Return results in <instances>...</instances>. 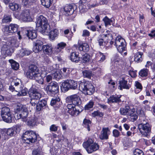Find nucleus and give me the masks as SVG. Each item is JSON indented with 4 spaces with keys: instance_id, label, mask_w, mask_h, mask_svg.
I'll return each mask as SVG.
<instances>
[{
    "instance_id": "obj_5",
    "label": "nucleus",
    "mask_w": 155,
    "mask_h": 155,
    "mask_svg": "<svg viewBox=\"0 0 155 155\" xmlns=\"http://www.w3.org/2000/svg\"><path fill=\"white\" fill-rule=\"evenodd\" d=\"M79 89L85 94L91 95L94 92L95 89L93 86L88 82L80 83Z\"/></svg>"
},
{
    "instance_id": "obj_47",
    "label": "nucleus",
    "mask_w": 155,
    "mask_h": 155,
    "mask_svg": "<svg viewBox=\"0 0 155 155\" xmlns=\"http://www.w3.org/2000/svg\"><path fill=\"white\" fill-rule=\"evenodd\" d=\"M91 121L89 120L85 119L83 121V124L84 126L85 127H87L88 131L90 130V125L91 124Z\"/></svg>"
},
{
    "instance_id": "obj_23",
    "label": "nucleus",
    "mask_w": 155,
    "mask_h": 155,
    "mask_svg": "<svg viewBox=\"0 0 155 155\" xmlns=\"http://www.w3.org/2000/svg\"><path fill=\"white\" fill-rule=\"evenodd\" d=\"M1 114L2 116H11L10 109L7 107H4L2 108Z\"/></svg>"
},
{
    "instance_id": "obj_45",
    "label": "nucleus",
    "mask_w": 155,
    "mask_h": 155,
    "mask_svg": "<svg viewBox=\"0 0 155 155\" xmlns=\"http://www.w3.org/2000/svg\"><path fill=\"white\" fill-rule=\"evenodd\" d=\"M42 5L46 8H49L51 4V0H41Z\"/></svg>"
},
{
    "instance_id": "obj_62",
    "label": "nucleus",
    "mask_w": 155,
    "mask_h": 155,
    "mask_svg": "<svg viewBox=\"0 0 155 155\" xmlns=\"http://www.w3.org/2000/svg\"><path fill=\"white\" fill-rule=\"evenodd\" d=\"M50 129L51 131H56L58 130V127L55 125L53 124L50 127Z\"/></svg>"
},
{
    "instance_id": "obj_24",
    "label": "nucleus",
    "mask_w": 155,
    "mask_h": 155,
    "mask_svg": "<svg viewBox=\"0 0 155 155\" xmlns=\"http://www.w3.org/2000/svg\"><path fill=\"white\" fill-rule=\"evenodd\" d=\"M27 36L29 38L33 39L37 37V33L35 30L30 29L27 30Z\"/></svg>"
},
{
    "instance_id": "obj_32",
    "label": "nucleus",
    "mask_w": 155,
    "mask_h": 155,
    "mask_svg": "<svg viewBox=\"0 0 155 155\" xmlns=\"http://www.w3.org/2000/svg\"><path fill=\"white\" fill-rule=\"evenodd\" d=\"M143 54V53L140 52H138L136 53L134 55V61L137 62H141L142 60Z\"/></svg>"
},
{
    "instance_id": "obj_25",
    "label": "nucleus",
    "mask_w": 155,
    "mask_h": 155,
    "mask_svg": "<svg viewBox=\"0 0 155 155\" xmlns=\"http://www.w3.org/2000/svg\"><path fill=\"white\" fill-rule=\"evenodd\" d=\"M106 59V56L104 54L99 52L97 54L96 61L97 63L103 62Z\"/></svg>"
},
{
    "instance_id": "obj_29",
    "label": "nucleus",
    "mask_w": 155,
    "mask_h": 155,
    "mask_svg": "<svg viewBox=\"0 0 155 155\" xmlns=\"http://www.w3.org/2000/svg\"><path fill=\"white\" fill-rule=\"evenodd\" d=\"M11 16L9 15L5 14L2 20V23L3 24L10 22L12 21Z\"/></svg>"
},
{
    "instance_id": "obj_40",
    "label": "nucleus",
    "mask_w": 155,
    "mask_h": 155,
    "mask_svg": "<svg viewBox=\"0 0 155 155\" xmlns=\"http://www.w3.org/2000/svg\"><path fill=\"white\" fill-rule=\"evenodd\" d=\"M149 69L147 68H143L139 72V75L141 77H146L148 75Z\"/></svg>"
},
{
    "instance_id": "obj_36",
    "label": "nucleus",
    "mask_w": 155,
    "mask_h": 155,
    "mask_svg": "<svg viewBox=\"0 0 155 155\" xmlns=\"http://www.w3.org/2000/svg\"><path fill=\"white\" fill-rule=\"evenodd\" d=\"M9 61L11 64L12 68L15 70H17L19 68V64L13 60H9Z\"/></svg>"
},
{
    "instance_id": "obj_9",
    "label": "nucleus",
    "mask_w": 155,
    "mask_h": 155,
    "mask_svg": "<svg viewBox=\"0 0 155 155\" xmlns=\"http://www.w3.org/2000/svg\"><path fill=\"white\" fill-rule=\"evenodd\" d=\"M115 45L118 52L122 53L126 49V42L120 36H118L116 38Z\"/></svg>"
},
{
    "instance_id": "obj_56",
    "label": "nucleus",
    "mask_w": 155,
    "mask_h": 155,
    "mask_svg": "<svg viewBox=\"0 0 155 155\" xmlns=\"http://www.w3.org/2000/svg\"><path fill=\"white\" fill-rule=\"evenodd\" d=\"M7 47V46L6 45H4L3 47L2 48V51H3L4 52H5V53L6 54H8L9 51V47H8L7 48H6Z\"/></svg>"
},
{
    "instance_id": "obj_12",
    "label": "nucleus",
    "mask_w": 155,
    "mask_h": 155,
    "mask_svg": "<svg viewBox=\"0 0 155 155\" xmlns=\"http://www.w3.org/2000/svg\"><path fill=\"white\" fill-rule=\"evenodd\" d=\"M37 118L36 117H20L17 118V120L21 119L23 122L27 121L28 125L30 126H33L37 122Z\"/></svg>"
},
{
    "instance_id": "obj_13",
    "label": "nucleus",
    "mask_w": 155,
    "mask_h": 155,
    "mask_svg": "<svg viewBox=\"0 0 155 155\" xmlns=\"http://www.w3.org/2000/svg\"><path fill=\"white\" fill-rule=\"evenodd\" d=\"M20 18L23 21L30 22L32 20L30 12L28 9L23 10L20 15Z\"/></svg>"
},
{
    "instance_id": "obj_30",
    "label": "nucleus",
    "mask_w": 155,
    "mask_h": 155,
    "mask_svg": "<svg viewBox=\"0 0 155 155\" xmlns=\"http://www.w3.org/2000/svg\"><path fill=\"white\" fill-rule=\"evenodd\" d=\"M16 92V94H14V96L17 95L18 96H24L27 94L28 89L27 88L25 87L20 91Z\"/></svg>"
},
{
    "instance_id": "obj_44",
    "label": "nucleus",
    "mask_w": 155,
    "mask_h": 155,
    "mask_svg": "<svg viewBox=\"0 0 155 155\" xmlns=\"http://www.w3.org/2000/svg\"><path fill=\"white\" fill-rule=\"evenodd\" d=\"M61 71H58L54 73L53 75L54 78L57 80L61 79L62 77Z\"/></svg>"
},
{
    "instance_id": "obj_54",
    "label": "nucleus",
    "mask_w": 155,
    "mask_h": 155,
    "mask_svg": "<svg viewBox=\"0 0 155 155\" xmlns=\"http://www.w3.org/2000/svg\"><path fill=\"white\" fill-rule=\"evenodd\" d=\"M134 155H144V153L141 150L138 149H135L134 152Z\"/></svg>"
},
{
    "instance_id": "obj_20",
    "label": "nucleus",
    "mask_w": 155,
    "mask_h": 155,
    "mask_svg": "<svg viewBox=\"0 0 155 155\" xmlns=\"http://www.w3.org/2000/svg\"><path fill=\"white\" fill-rule=\"evenodd\" d=\"M119 88L120 90H122L123 88L129 89L130 87L129 84H127V81L125 80L124 78L119 82Z\"/></svg>"
},
{
    "instance_id": "obj_34",
    "label": "nucleus",
    "mask_w": 155,
    "mask_h": 155,
    "mask_svg": "<svg viewBox=\"0 0 155 155\" xmlns=\"http://www.w3.org/2000/svg\"><path fill=\"white\" fill-rule=\"evenodd\" d=\"M69 84L70 89H76L78 87V84L77 81L73 80H69Z\"/></svg>"
},
{
    "instance_id": "obj_3",
    "label": "nucleus",
    "mask_w": 155,
    "mask_h": 155,
    "mask_svg": "<svg viewBox=\"0 0 155 155\" xmlns=\"http://www.w3.org/2000/svg\"><path fill=\"white\" fill-rule=\"evenodd\" d=\"M27 77L31 79H35L39 84H43L44 80L39 72L38 68L34 65H31L26 73Z\"/></svg>"
},
{
    "instance_id": "obj_10",
    "label": "nucleus",
    "mask_w": 155,
    "mask_h": 155,
    "mask_svg": "<svg viewBox=\"0 0 155 155\" xmlns=\"http://www.w3.org/2000/svg\"><path fill=\"white\" fill-rule=\"evenodd\" d=\"M138 129L141 134L145 137H147L150 134L151 132L150 125L148 123H142L138 124Z\"/></svg>"
},
{
    "instance_id": "obj_35",
    "label": "nucleus",
    "mask_w": 155,
    "mask_h": 155,
    "mask_svg": "<svg viewBox=\"0 0 155 155\" xmlns=\"http://www.w3.org/2000/svg\"><path fill=\"white\" fill-rule=\"evenodd\" d=\"M66 45L65 43L61 42L58 44L56 48V51L57 52H59L62 49H63Z\"/></svg>"
},
{
    "instance_id": "obj_51",
    "label": "nucleus",
    "mask_w": 155,
    "mask_h": 155,
    "mask_svg": "<svg viewBox=\"0 0 155 155\" xmlns=\"http://www.w3.org/2000/svg\"><path fill=\"white\" fill-rule=\"evenodd\" d=\"M94 104V102L92 101H90L84 107L85 110H88L92 108Z\"/></svg>"
},
{
    "instance_id": "obj_2",
    "label": "nucleus",
    "mask_w": 155,
    "mask_h": 155,
    "mask_svg": "<svg viewBox=\"0 0 155 155\" xmlns=\"http://www.w3.org/2000/svg\"><path fill=\"white\" fill-rule=\"evenodd\" d=\"M37 30L44 35H48L50 30V26L46 18L40 15L37 18L36 23Z\"/></svg>"
},
{
    "instance_id": "obj_58",
    "label": "nucleus",
    "mask_w": 155,
    "mask_h": 155,
    "mask_svg": "<svg viewBox=\"0 0 155 155\" xmlns=\"http://www.w3.org/2000/svg\"><path fill=\"white\" fill-rule=\"evenodd\" d=\"M44 62L45 63H46L47 64H49L51 63V61L48 57L45 55L44 56Z\"/></svg>"
},
{
    "instance_id": "obj_59",
    "label": "nucleus",
    "mask_w": 155,
    "mask_h": 155,
    "mask_svg": "<svg viewBox=\"0 0 155 155\" xmlns=\"http://www.w3.org/2000/svg\"><path fill=\"white\" fill-rule=\"evenodd\" d=\"M22 4L26 5L31 2H33L34 0H22Z\"/></svg>"
},
{
    "instance_id": "obj_1",
    "label": "nucleus",
    "mask_w": 155,
    "mask_h": 155,
    "mask_svg": "<svg viewBox=\"0 0 155 155\" xmlns=\"http://www.w3.org/2000/svg\"><path fill=\"white\" fill-rule=\"evenodd\" d=\"M66 100L68 103L67 105L68 112L72 116L78 115L80 112L76 109L75 106H79L81 103L79 95L77 94H74L68 96L66 98Z\"/></svg>"
},
{
    "instance_id": "obj_11",
    "label": "nucleus",
    "mask_w": 155,
    "mask_h": 155,
    "mask_svg": "<svg viewBox=\"0 0 155 155\" xmlns=\"http://www.w3.org/2000/svg\"><path fill=\"white\" fill-rule=\"evenodd\" d=\"M28 94L29 97L32 99L38 101L41 97V94L36 89L32 87L29 89Z\"/></svg>"
},
{
    "instance_id": "obj_50",
    "label": "nucleus",
    "mask_w": 155,
    "mask_h": 155,
    "mask_svg": "<svg viewBox=\"0 0 155 155\" xmlns=\"http://www.w3.org/2000/svg\"><path fill=\"white\" fill-rule=\"evenodd\" d=\"M3 31L5 34L6 35H10L11 34H12L9 26L5 27L3 29Z\"/></svg>"
},
{
    "instance_id": "obj_26",
    "label": "nucleus",
    "mask_w": 155,
    "mask_h": 155,
    "mask_svg": "<svg viewBox=\"0 0 155 155\" xmlns=\"http://www.w3.org/2000/svg\"><path fill=\"white\" fill-rule=\"evenodd\" d=\"M10 9L13 11H19L20 10L21 8L19 5L15 3H10L9 4Z\"/></svg>"
},
{
    "instance_id": "obj_18",
    "label": "nucleus",
    "mask_w": 155,
    "mask_h": 155,
    "mask_svg": "<svg viewBox=\"0 0 155 155\" xmlns=\"http://www.w3.org/2000/svg\"><path fill=\"white\" fill-rule=\"evenodd\" d=\"M43 49L44 53L48 55L52 54L53 51V47L51 45L47 44L43 46Z\"/></svg>"
},
{
    "instance_id": "obj_21",
    "label": "nucleus",
    "mask_w": 155,
    "mask_h": 155,
    "mask_svg": "<svg viewBox=\"0 0 155 155\" xmlns=\"http://www.w3.org/2000/svg\"><path fill=\"white\" fill-rule=\"evenodd\" d=\"M69 83V80H67L62 83L61 88L62 91H67L70 89Z\"/></svg>"
},
{
    "instance_id": "obj_39",
    "label": "nucleus",
    "mask_w": 155,
    "mask_h": 155,
    "mask_svg": "<svg viewBox=\"0 0 155 155\" xmlns=\"http://www.w3.org/2000/svg\"><path fill=\"white\" fill-rule=\"evenodd\" d=\"M83 76L85 78H90L92 75V71L89 70H85L82 72Z\"/></svg>"
},
{
    "instance_id": "obj_4",
    "label": "nucleus",
    "mask_w": 155,
    "mask_h": 155,
    "mask_svg": "<svg viewBox=\"0 0 155 155\" xmlns=\"http://www.w3.org/2000/svg\"><path fill=\"white\" fill-rule=\"evenodd\" d=\"M112 38V35L111 34H103L98 37L97 41L100 46L111 47L114 43V42L111 41Z\"/></svg>"
},
{
    "instance_id": "obj_31",
    "label": "nucleus",
    "mask_w": 155,
    "mask_h": 155,
    "mask_svg": "<svg viewBox=\"0 0 155 155\" xmlns=\"http://www.w3.org/2000/svg\"><path fill=\"white\" fill-rule=\"evenodd\" d=\"M134 86L136 87L135 92L136 94L138 93L142 89L143 87L141 84L138 81H135Z\"/></svg>"
},
{
    "instance_id": "obj_63",
    "label": "nucleus",
    "mask_w": 155,
    "mask_h": 155,
    "mask_svg": "<svg viewBox=\"0 0 155 155\" xmlns=\"http://www.w3.org/2000/svg\"><path fill=\"white\" fill-rule=\"evenodd\" d=\"M113 135L115 137H118L120 135V132L117 130H114L113 131Z\"/></svg>"
},
{
    "instance_id": "obj_48",
    "label": "nucleus",
    "mask_w": 155,
    "mask_h": 155,
    "mask_svg": "<svg viewBox=\"0 0 155 155\" xmlns=\"http://www.w3.org/2000/svg\"><path fill=\"white\" fill-rule=\"evenodd\" d=\"M87 0H80L79 2V6L80 9L83 10L85 8V6L84 5L86 3Z\"/></svg>"
},
{
    "instance_id": "obj_6",
    "label": "nucleus",
    "mask_w": 155,
    "mask_h": 155,
    "mask_svg": "<svg viewBox=\"0 0 155 155\" xmlns=\"http://www.w3.org/2000/svg\"><path fill=\"white\" fill-rule=\"evenodd\" d=\"M83 145L88 153H90L97 150L99 146L96 143H94V141L91 139H89L84 142Z\"/></svg>"
},
{
    "instance_id": "obj_49",
    "label": "nucleus",
    "mask_w": 155,
    "mask_h": 155,
    "mask_svg": "<svg viewBox=\"0 0 155 155\" xmlns=\"http://www.w3.org/2000/svg\"><path fill=\"white\" fill-rule=\"evenodd\" d=\"M82 61L83 63H86L89 61L90 59V56L87 54H85L82 57Z\"/></svg>"
},
{
    "instance_id": "obj_57",
    "label": "nucleus",
    "mask_w": 155,
    "mask_h": 155,
    "mask_svg": "<svg viewBox=\"0 0 155 155\" xmlns=\"http://www.w3.org/2000/svg\"><path fill=\"white\" fill-rule=\"evenodd\" d=\"M13 129H14V131H15V133L17 132H19L21 129V126L19 125H16L15 127H12Z\"/></svg>"
},
{
    "instance_id": "obj_37",
    "label": "nucleus",
    "mask_w": 155,
    "mask_h": 155,
    "mask_svg": "<svg viewBox=\"0 0 155 155\" xmlns=\"http://www.w3.org/2000/svg\"><path fill=\"white\" fill-rule=\"evenodd\" d=\"M24 113L25 112L22 111V106H20L19 107L16 108L15 115L16 116H22Z\"/></svg>"
},
{
    "instance_id": "obj_19",
    "label": "nucleus",
    "mask_w": 155,
    "mask_h": 155,
    "mask_svg": "<svg viewBox=\"0 0 155 155\" xmlns=\"http://www.w3.org/2000/svg\"><path fill=\"white\" fill-rule=\"evenodd\" d=\"M59 31L58 29L55 28L52 29L49 32V34L47 35H49V37L50 39L52 40H53L57 37L59 35Z\"/></svg>"
},
{
    "instance_id": "obj_38",
    "label": "nucleus",
    "mask_w": 155,
    "mask_h": 155,
    "mask_svg": "<svg viewBox=\"0 0 155 155\" xmlns=\"http://www.w3.org/2000/svg\"><path fill=\"white\" fill-rule=\"evenodd\" d=\"M114 20V18L109 19L106 16L103 19L106 27L108 25H110L111 23Z\"/></svg>"
},
{
    "instance_id": "obj_55",
    "label": "nucleus",
    "mask_w": 155,
    "mask_h": 155,
    "mask_svg": "<svg viewBox=\"0 0 155 155\" xmlns=\"http://www.w3.org/2000/svg\"><path fill=\"white\" fill-rule=\"evenodd\" d=\"M93 116H102L104 115L103 113L98 111H94L92 113Z\"/></svg>"
},
{
    "instance_id": "obj_61",
    "label": "nucleus",
    "mask_w": 155,
    "mask_h": 155,
    "mask_svg": "<svg viewBox=\"0 0 155 155\" xmlns=\"http://www.w3.org/2000/svg\"><path fill=\"white\" fill-rule=\"evenodd\" d=\"M31 52V51L29 50H24L23 51L22 53H21V55L22 56H24L26 55H28L30 54Z\"/></svg>"
},
{
    "instance_id": "obj_41",
    "label": "nucleus",
    "mask_w": 155,
    "mask_h": 155,
    "mask_svg": "<svg viewBox=\"0 0 155 155\" xmlns=\"http://www.w3.org/2000/svg\"><path fill=\"white\" fill-rule=\"evenodd\" d=\"M130 109L129 107L126 106L124 108H121L120 110V112L121 115H126Z\"/></svg>"
},
{
    "instance_id": "obj_22",
    "label": "nucleus",
    "mask_w": 155,
    "mask_h": 155,
    "mask_svg": "<svg viewBox=\"0 0 155 155\" xmlns=\"http://www.w3.org/2000/svg\"><path fill=\"white\" fill-rule=\"evenodd\" d=\"M121 96L112 95L108 99L109 102L110 103H118L121 101L120 99Z\"/></svg>"
},
{
    "instance_id": "obj_28",
    "label": "nucleus",
    "mask_w": 155,
    "mask_h": 155,
    "mask_svg": "<svg viewBox=\"0 0 155 155\" xmlns=\"http://www.w3.org/2000/svg\"><path fill=\"white\" fill-rule=\"evenodd\" d=\"M60 99L59 97L52 98L51 101V105L52 106H54V107H59V101Z\"/></svg>"
},
{
    "instance_id": "obj_33",
    "label": "nucleus",
    "mask_w": 155,
    "mask_h": 155,
    "mask_svg": "<svg viewBox=\"0 0 155 155\" xmlns=\"http://www.w3.org/2000/svg\"><path fill=\"white\" fill-rule=\"evenodd\" d=\"M71 60L72 61L78 62L80 60V58L76 53L72 52L70 57Z\"/></svg>"
},
{
    "instance_id": "obj_8",
    "label": "nucleus",
    "mask_w": 155,
    "mask_h": 155,
    "mask_svg": "<svg viewBox=\"0 0 155 155\" xmlns=\"http://www.w3.org/2000/svg\"><path fill=\"white\" fill-rule=\"evenodd\" d=\"M48 94L51 96H53L59 92V86L55 82H53L47 85L45 87Z\"/></svg>"
},
{
    "instance_id": "obj_17",
    "label": "nucleus",
    "mask_w": 155,
    "mask_h": 155,
    "mask_svg": "<svg viewBox=\"0 0 155 155\" xmlns=\"http://www.w3.org/2000/svg\"><path fill=\"white\" fill-rule=\"evenodd\" d=\"M109 131L108 128H103L99 138L101 140L107 139L108 138V132Z\"/></svg>"
},
{
    "instance_id": "obj_64",
    "label": "nucleus",
    "mask_w": 155,
    "mask_h": 155,
    "mask_svg": "<svg viewBox=\"0 0 155 155\" xmlns=\"http://www.w3.org/2000/svg\"><path fill=\"white\" fill-rule=\"evenodd\" d=\"M32 155H40V152L38 149H35L32 151Z\"/></svg>"
},
{
    "instance_id": "obj_60",
    "label": "nucleus",
    "mask_w": 155,
    "mask_h": 155,
    "mask_svg": "<svg viewBox=\"0 0 155 155\" xmlns=\"http://www.w3.org/2000/svg\"><path fill=\"white\" fill-rule=\"evenodd\" d=\"M82 35L83 37L88 36L90 35V32L88 30H84L83 31Z\"/></svg>"
},
{
    "instance_id": "obj_14",
    "label": "nucleus",
    "mask_w": 155,
    "mask_h": 155,
    "mask_svg": "<svg viewBox=\"0 0 155 155\" xmlns=\"http://www.w3.org/2000/svg\"><path fill=\"white\" fill-rule=\"evenodd\" d=\"M43 42L41 40H37L34 43V46L33 50L36 53H38L43 48L42 45Z\"/></svg>"
},
{
    "instance_id": "obj_15",
    "label": "nucleus",
    "mask_w": 155,
    "mask_h": 155,
    "mask_svg": "<svg viewBox=\"0 0 155 155\" xmlns=\"http://www.w3.org/2000/svg\"><path fill=\"white\" fill-rule=\"evenodd\" d=\"M74 47L76 49L78 48L81 51H83L84 52H87L89 49V46L87 43H84L82 44L74 45Z\"/></svg>"
},
{
    "instance_id": "obj_16",
    "label": "nucleus",
    "mask_w": 155,
    "mask_h": 155,
    "mask_svg": "<svg viewBox=\"0 0 155 155\" xmlns=\"http://www.w3.org/2000/svg\"><path fill=\"white\" fill-rule=\"evenodd\" d=\"M74 6L70 5H66L65 6L64 8V10L66 13V16H68L73 13L74 12Z\"/></svg>"
},
{
    "instance_id": "obj_52",
    "label": "nucleus",
    "mask_w": 155,
    "mask_h": 155,
    "mask_svg": "<svg viewBox=\"0 0 155 155\" xmlns=\"http://www.w3.org/2000/svg\"><path fill=\"white\" fill-rule=\"evenodd\" d=\"M21 83V80L18 78H16L13 80L12 82L11 83V85L14 84L15 86H17Z\"/></svg>"
},
{
    "instance_id": "obj_43",
    "label": "nucleus",
    "mask_w": 155,
    "mask_h": 155,
    "mask_svg": "<svg viewBox=\"0 0 155 155\" xmlns=\"http://www.w3.org/2000/svg\"><path fill=\"white\" fill-rule=\"evenodd\" d=\"M62 71H61V73L64 75L65 77H68L71 72L70 69L68 68H62Z\"/></svg>"
},
{
    "instance_id": "obj_46",
    "label": "nucleus",
    "mask_w": 155,
    "mask_h": 155,
    "mask_svg": "<svg viewBox=\"0 0 155 155\" xmlns=\"http://www.w3.org/2000/svg\"><path fill=\"white\" fill-rule=\"evenodd\" d=\"M9 26L10 27L11 32L12 33L17 32L18 30V26L15 24H11Z\"/></svg>"
},
{
    "instance_id": "obj_42",
    "label": "nucleus",
    "mask_w": 155,
    "mask_h": 155,
    "mask_svg": "<svg viewBox=\"0 0 155 155\" xmlns=\"http://www.w3.org/2000/svg\"><path fill=\"white\" fill-rule=\"evenodd\" d=\"M6 133L7 135L10 137L14 136L16 134L13 127L9 128L6 130Z\"/></svg>"
},
{
    "instance_id": "obj_7",
    "label": "nucleus",
    "mask_w": 155,
    "mask_h": 155,
    "mask_svg": "<svg viewBox=\"0 0 155 155\" xmlns=\"http://www.w3.org/2000/svg\"><path fill=\"white\" fill-rule=\"evenodd\" d=\"M23 139L27 143H34L37 140V137L35 133L32 130L25 132L23 134Z\"/></svg>"
},
{
    "instance_id": "obj_53",
    "label": "nucleus",
    "mask_w": 155,
    "mask_h": 155,
    "mask_svg": "<svg viewBox=\"0 0 155 155\" xmlns=\"http://www.w3.org/2000/svg\"><path fill=\"white\" fill-rule=\"evenodd\" d=\"M130 139L127 138H124L123 141V143L124 146L128 147L130 145Z\"/></svg>"
},
{
    "instance_id": "obj_27",
    "label": "nucleus",
    "mask_w": 155,
    "mask_h": 155,
    "mask_svg": "<svg viewBox=\"0 0 155 155\" xmlns=\"http://www.w3.org/2000/svg\"><path fill=\"white\" fill-rule=\"evenodd\" d=\"M3 121L7 123H11L14 122L15 119L16 120H17V118H18V117H17L16 118H15V117H1Z\"/></svg>"
}]
</instances>
